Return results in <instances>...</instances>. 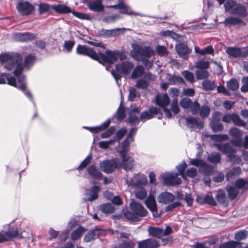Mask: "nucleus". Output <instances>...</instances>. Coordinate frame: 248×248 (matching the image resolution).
<instances>
[{
  "label": "nucleus",
  "mask_w": 248,
  "mask_h": 248,
  "mask_svg": "<svg viewBox=\"0 0 248 248\" xmlns=\"http://www.w3.org/2000/svg\"><path fill=\"white\" fill-rule=\"evenodd\" d=\"M124 216L130 221H137L139 220V218L132 211H126L124 213Z\"/></svg>",
  "instance_id": "59"
},
{
  "label": "nucleus",
  "mask_w": 248,
  "mask_h": 248,
  "mask_svg": "<svg viewBox=\"0 0 248 248\" xmlns=\"http://www.w3.org/2000/svg\"><path fill=\"white\" fill-rule=\"evenodd\" d=\"M196 76L198 79H203L208 78L209 73L206 70L199 69L196 71Z\"/></svg>",
  "instance_id": "49"
},
{
  "label": "nucleus",
  "mask_w": 248,
  "mask_h": 248,
  "mask_svg": "<svg viewBox=\"0 0 248 248\" xmlns=\"http://www.w3.org/2000/svg\"><path fill=\"white\" fill-rule=\"evenodd\" d=\"M191 165L199 167V170L205 176H209L214 171V167L201 159H193L190 161Z\"/></svg>",
  "instance_id": "6"
},
{
  "label": "nucleus",
  "mask_w": 248,
  "mask_h": 248,
  "mask_svg": "<svg viewBox=\"0 0 248 248\" xmlns=\"http://www.w3.org/2000/svg\"><path fill=\"white\" fill-rule=\"evenodd\" d=\"M110 7L122 10V13L123 14H126L129 15H135L142 16L140 14H138L132 12L130 7L122 2H119L117 5L111 6Z\"/></svg>",
  "instance_id": "25"
},
{
  "label": "nucleus",
  "mask_w": 248,
  "mask_h": 248,
  "mask_svg": "<svg viewBox=\"0 0 248 248\" xmlns=\"http://www.w3.org/2000/svg\"><path fill=\"white\" fill-rule=\"evenodd\" d=\"M18 232L16 229H11L4 233L0 232V243L11 240L18 236Z\"/></svg>",
  "instance_id": "18"
},
{
  "label": "nucleus",
  "mask_w": 248,
  "mask_h": 248,
  "mask_svg": "<svg viewBox=\"0 0 248 248\" xmlns=\"http://www.w3.org/2000/svg\"><path fill=\"white\" fill-rule=\"evenodd\" d=\"M200 115L202 118L207 117L210 112V109L209 107L207 106H202L200 109Z\"/></svg>",
  "instance_id": "60"
},
{
  "label": "nucleus",
  "mask_w": 248,
  "mask_h": 248,
  "mask_svg": "<svg viewBox=\"0 0 248 248\" xmlns=\"http://www.w3.org/2000/svg\"><path fill=\"white\" fill-rule=\"evenodd\" d=\"M209 62L204 60H199L195 63V67L199 69L206 70L209 68Z\"/></svg>",
  "instance_id": "45"
},
{
  "label": "nucleus",
  "mask_w": 248,
  "mask_h": 248,
  "mask_svg": "<svg viewBox=\"0 0 248 248\" xmlns=\"http://www.w3.org/2000/svg\"><path fill=\"white\" fill-rule=\"evenodd\" d=\"M139 248H158L159 246L158 242L152 239H148L138 243Z\"/></svg>",
  "instance_id": "23"
},
{
  "label": "nucleus",
  "mask_w": 248,
  "mask_h": 248,
  "mask_svg": "<svg viewBox=\"0 0 248 248\" xmlns=\"http://www.w3.org/2000/svg\"><path fill=\"white\" fill-rule=\"evenodd\" d=\"M21 62L22 56L18 53H6L0 55V63H5L4 67L8 70L15 69L14 74L18 80L17 83L14 77L9 74L2 73L0 75V84L6 83L7 81L9 85L21 90L27 96L32 99L31 93L26 90L25 77L21 73L23 70Z\"/></svg>",
  "instance_id": "1"
},
{
  "label": "nucleus",
  "mask_w": 248,
  "mask_h": 248,
  "mask_svg": "<svg viewBox=\"0 0 248 248\" xmlns=\"http://www.w3.org/2000/svg\"><path fill=\"white\" fill-rule=\"evenodd\" d=\"M192 101L189 98H184L181 99L180 101V105L184 109L189 108Z\"/></svg>",
  "instance_id": "55"
},
{
  "label": "nucleus",
  "mask_w": 248,
  "mask_h": 248,
  "mask_svg": "<svg viewBox=\"0 0 248 248\" xmlns=\"http://www.w3.org/2000/svg\"><path fill=\"white\" fill-rule=\"evenodd\" d=\"M144 68L142 65H138L134 69L132 75V78H136L141 76L144 72Z\"/></svg>",
  "instance_id": "44"
},
{
  "label": "nucleus",
  "mask_w": 248,
  "mask_h": 248,
  "mask_svg": "<svg viewBox=\"0 0 248 248\" xmlns=\"http://www.w3.org/2000/svg\"><path fill=\"white\" fill-rule=\"evenodd\" d=\"M207 160L213 164L218 163L221 160V155L219 153H212L208 156Z\"/></svg>",
  "instance_id": "41"
},
{
  "label": "nucleus",
  "mask_w": 248,
  "mask_h": 248,
  "mask_svg": "<svg viewBox=\"0 0 248 248\" xmlns=\"http://www.w3.org/2000/svg\"><path fill=\"white\" fill-rule=\"evenodd\" d=\"M168 80L169 84L171 85L183 84L185 83L183 78L181 77L176 75L170 76Z\"/></svg>",
  "instance_id": "38"
},
{
  "label": "nucleus",
  "mask_w": 248,
  "mask_h": 248,
  "mask_svg": "<svg viewBox=\"0 0 248 248\" xmlns=\"http://www.w3.org/2000/svg\"><path fill=\"white\" fill-rule=\"evenodd\" d=\"M231 14L237 15L241 17H245L248 15L246 6L240 3L237 4L232 9Z\"/></svg>",
  "instance_id": "19"
},
{
  "label": "nucleus",
  "mask_w": 248,
  "mask_h": 248,
  "mask_svg": "<svg viewBox=\"0 0 248 248\" xmlns=\"http://www.w3.org/2000/svg\"><path fill=\"white\" fill-rule=\"evenodd\" d=\"M115 66L117 71H112L111 74L115 79L117 84L119 85L118 80L121 78L120 73L127 74L132 70L134 65L131 62L125 61L120 64H116Z\"/></svg>",
  "instance_id": "4"
},
{
  "label": "nucleus",
  "mask_w": 248,
  "mask_h": 248,
  "mask_svg": "<svg viewBox=\"0 0 248 248\" xmlns=\"http://www.w3.org/2000/svg\"><path fill=\"white\" fill-rule=\"evenodd\" d=\"M248 235V232L246 230H240L236 232L234 238L237 241H241L245 239Z\"/></svg>",
  "instance_id": "46"
},
{
  "label": "nucleus",
  "mask_w": 248,
  "mask_h": 248,
  "mask_svg": "<svg viewBox=\"0 0 248 248\" xmlns=\"http://www.w3.org/2000/svg\"><path fill=\"white\" fill-rule=\"evenodd\" d=\"M100 230L94 229L90 231L84 237V241L85 242H90L97 238L100 234Z\"/></svg>",
  "instance_id": "30"
},
{
  "label": "nucleus",
  "mask_w": 248,
  "mask_h": 248,
  "mask_svg": "<svg viewBox=\"0 0 248 248\" xmlns=\"http://www.w3.org/2000/svg\"><path fill=\"white\" fill-rule=\"evenodd\" d=\"M156 104L162 108L167 107L170 100L167 94H157L155 97Z\"/></svg>",
  "instance_id": "24"
},
{
  "label": "nucleus",
  "mask_w": 248,
  "mask_h": 248,
  "mask_svg": "<svg viewBox=\"0 0 248 248\" xmlns=\"http://www.w3.org/2000/svg\"><path fill=\"white\" fill-rule=\"evenodd\" d=\"M76 52L78 54L88 56L104 65H110L118 59H122V53L119 51L107 50L105 54L100 52L97 53L92 48L80 45L77 46Z\"/></svg>",
  "instance_id": "2"
},
{
  "label": "nucleus",
  "mask_w": 248,
  "mask_h": 248,
  "mask_svg": "<svg viewBox=\"0 0 248 248\" xmlns=\"http://www.w3.org/2000/svg\"><path fill=\"white\" fill-rule=\"evenodd\" d=\"M226 53L230 57L235 58L240 57H245L244 47L242 48L229 47L226 50Z\"/></svg>",
  "instance_id": "17"
},
{
  "label": "nucleus",
  "mask_w": 248,
  "mask_h": 248,
  "mask_svg": "<svg viewBox=\"0 0 248 248\" xmlns=\"http://www.w3.org/2000/svg\"><path fill=\"white\" fill-rule=\"evenodd\" d=\"M125 181L128 186H133L137 187L145 186L148 183L146 176L144 174L140 173L135 174L133 177L129 179L127 178Z\"/></svg>",
  "instance_id": "7"
},
{
  "label": "nucleus",
  "mask_w": 248,
  "mask_h": 248,
  "mask_svg": "<svg viewBox=\"0 0 248 248\" xmlns=\"http://www.w3.org/2000/svg\"><path fill=\"white\" fill-rule=\"evenodd\" d=\"M53 9L56 12L60 14H67L72 13V14L77 17L81 19L90 20L91 19V16L87 14H83L76 12L72 11L71 8L64 4H58L52 6Z\"/></svg>",
  "instance_id": "5"
},
{
  "label": "nucleus",
  "mask_w": 248,
  "mask_h": 248,
  "mask_svg": "<svg viewBox=\"0 0 248 248\" xmlns=\"http://www.w3.org/2000/svg\"><path fill=\"white\" fill-rule=\"evenodd\" d=\"M228 88L232 91H235L239 88V83L237 80L232 79L227 82Z\"/></svg>",
  "instance_id": "54"
},
{
  "label": "nucleus",
  "mask_w": 248,
  "mask_h": 248,
  "mask_svg": "<svg viewBox=\"0 0 248 248\" xmlns=\"http://www.w3.org/2000/svg\"><path fill=\"white\" fill-rule=\"evenodd\" d=\"M129 93L128 98V100L131 101H134L136 97L139 96V94L137 92V90L133 87H129Z\"/></svg>",
  "instance_id": "63"
},
{
  "label": "nucleus",
  "mask_w": 248,
  "mask_h": 248,
  "mask_svg": "<svg viewBox=\"0 0 248 248\" xmlns=\"http://www.w3.org/2000/svg\"><path fill=\"white\" fill-rule=\"evenodd\" d=\"M110 123V120L108 119L99 126L92 127H84V128L89 129L92 133H98L107 128L109 126Z\"/></svg>",
  "instance_id": "31"
},
{
  "label": "nucleus",
  "mask_w": 248,
  "mask_h": 248,
  "mask_svg": "<svg viewBox=\"0 0 248 248\" xmlns=\"http://www.w3.org/2000/svg\"><path fill=\"white\" fill-rule=\"evenodd\" d=\"M216 199L220 204L225 205L227 204V200L225 193L221 190L217 192Z\"/></svg>",
  "instance_id": "43"
},
{
  "label": "nucleus",
  "mask_w": 248,
  "mask_h": 248,
  "mask_svg": "<svg viewBox=\"0 0 248 248\" xmlns=\"http://www.w3.org/2000/svg\"><path fill=\"white\" fill-rule=\"evenodd\" d=\"M51 8L52 6L45 3H41L38 5V11L40 14L48 12Z\"/></svg>",
  "instance_id": "57"
},
{
  "label": "nucleus",
  "mask_w": 248,
  "mask_h": 248,
  "mask_svg": "<svg viewBox=\"0 0 248 248\" xmlns=\"http://www.w3.org/2000/svg\"><path fill=\"white\" fill-rule=\"evenodd\" d=\"M35 57L31 55L27 56L24 61V66L27 68H29L34 62Z\"/></svg>",
  "instance_id": "53"
},
{
  "label": "nucleus",
  "mask_w": 248,
  "mask_h": 248,
  "mask_svg": "<svg viewBox=\"0 0 248 248\" xmlns=\"http://www.w3.org/2000/svg\"><path fill=\"white\" fill-rule=\"evenodd\" d=\"M100 210L105 214H111L114 212V207L112 203H107L100 206Z\"/></svg>",
  "instance_id": "39"
},
{
  "label": "nucleus",
  "mask_w": 248,
  "mask_h": 248,
  "mask_svg": "<svg viewBox=\"0 0 248 248\" xmlns=\"http://www.w3.org/2000/svg\"><path fill=\"white\" fill-rule=\"evenodd\" d=\"M195 52L196 54L201 56H204L207 54L214 55V49L211 45L208 46L203 49H201L200 47L195 46L194 48Z\"/></svg>",
  "instance_id": "28"
},
{
  "label": "nucleus",
  "mask_w": 248,
  "mask_h": 248,
  "mask_svg": "<svg viewBox=\"0 0 248 248\" xmlns=\"http://www.w3.org/2000/svg\"><path fill=\"white\" fill-rule=\"evenodd\" d=\"M121 157L122 160L120 162H119V167L123 168L125 170H130L134 164L133 158L128 155L122 156Z\"/></svg>",
  "instance_id": "20"
},
{
  "label": "nucleus",
  "mask_w": 248,
  "mask_h": 248,
  "mask_svg": "<svg viewBox=\"0 0 248 248\" xmlns=\"http://www.w3.org/2000/svg\"><path fill=\"white\" fill-rule=\"evenodd\" d=\"M100 190L99 186H94L91 189L85 190V197L84 198L86 201H93L98 198V192Z\"/></svg>",
  "instance_id": "15"
},
{
  "label": "nucleus",
  "mask_w": 248,
  "mask_h": 248,
  "mask_svg": "<svg viewBox=\"0 0 248 248\" xmlns=\"http://www.w3.org/2000/svg\"><path fill=\"white\" fill-rule=\"evenodd\" d=\"M131 211L138 216L139 218L146 217L148 213L147 210L140 203L136 202L134 200H131L130 204Z\"/></svg>",
  "instance_id": "12"
},
{
  "label": "nucleus",
  "mask_w": 248,
  "mask_h": 248,
  "mask_svg": "<svg viewBox=\"0 0 248 248\" xmlns=\"http://www.w3.org/2000/svg\"><path fill=\"white\" fill-rule=\"evenodd\" d=\"M235 1L233 0H227L224 3L225 11L230 12L232 9L236 5Z\"/></svg>",
  "instance_id": "56"
},
{
  "label": "nucleus",
  "mask_w": 248,
  "mask_h": 248,
  "mask_svg": "<svg viewBox=\"0 0 248 248\" xmlns=\"http://www.w3.org/2000/svg\"><path fill=\"white\" fill-rule=\"evenodd\" d=\"M160 111V109L157 108L150 107L147 111H143L140 116V120L145 122L147 120L153 118L155 115L157 114Z\"/></svg>",
  "instance_id": "14"
},
{
  "label": "nucleus",
  "mask_w": 248,
  "mask_h": 248,
  "mask_svg": "<svg viewBox=\"0 0 248 248\" xmlns=\"http://www.w3.org/2000/svg\"><path fill=\"white\" fill-rule=\"evenodd\" d=\"M149 232L151 235L157 238H160L163 236V229L154 227H149L148 229Z\"/></svg>",
  "instance_id": "37"
},
{
  "label": "nucleus",
  "mask_w": 248,
  "mask_h": 248,
  "mask_svg": "<svg viewBox=\"0 0 248 248\" xmlns=\"http://www.w3.org/2000/svg\"><path fill=\"white\" fill-rule=\"evenodd\" d=\"M214 146L222 153L224 154H231L235 152V151L229 143L219 144L215 143Z\"/></svg>",
  "instance_id": "27"
},
{
  "label": "nucleus",
  "mask_w": 248,
  "mask_h": 248,
  "mask_svg": "<svg viewBox=\"0 0 248 248\" xmlns=\"http://www.w3.org/2000/svg\"><path fill=\"white\" fill-rule=\"evenodd\" d=\"M135 244L132 241H124L118 246V248H134Z\"/></svg>",
  "instance_id": "64"
},
{
  "label": "nucleus",
  "mask_w": 248,
  "mask_h": 248,
  "mask_svg": "<svg viewBox=\"0 0 248 248\" xmlns=\"http://www.w3.org/2000/svg\"><path fill=\"white\" fill-rule=\"evenodd\" d=\"M119 166L118 160L113 159L105 160L101 162L100 164V169L106 173H111Z\"/></svg>",
  "instance_id": "8"
},
{
  "label": "nucleus",
  "mask_w": 248,
  "mask_h": 248,
  "mask_svg": "<svg viewBox=\"0 0 248 248\" xmlns=\"http://www.w3.org/2000/svg\"><path fill=\"white\" fill-rule=\"evenodd\" d=\"M16 9L22 15H28L34 10L33 6L27 1H20L16 5Z\"/></svg>",
  "instance_id": "13"
},
{
  "label": "nucleus",
  "mask_w": 248,
  "mask_h": 248,
  "mask_svg": "<svg viewBox=\"0 0 248 248\" xmlns=\"http://www.w3.org/2000/svg\"><path fill=\"white\" fill-rule=\"evenodd\" d=\"M241 243L239 242L230 241L221 244L219 248H241Z\"/></svg>",
  "instance_id": "40"
},
{
  "label": "nucleus",
  "mask_w": 248,
  "mask_h": 248,
  "mask_svg": "<svg viewBox=\"0 0 248 248\" xmlns=\"http://www.w3.org/2000/svg\"><path fill=\"white\" fill-rule=\"evenodd\" d=\"M229 133L236 138H241L243 135V131L237 127H232L230 129Z\"/></svg>",
  "instance_id": "51"
},
{
  "label": "nucleus",
  "mask_w": 248,
  "mask_h": 248,
  "mask_svg": "<svg viewBox=\"0 0 248 248\" xmlns=\"http://www.w3.org/2000/svg\"><path fill=\"white\" fill-rule=\"evenodd\" d=\"M243 23V20L240 17L230 16L226 18L223 21V23L226 25H236Z\"/></svg>",
  "instance_id": "34"
},
{
  "label": "nucleus",
  "mask_w": 248,
  "mask_h": 248,
  "mask_svg": "<svg viewBox=\"0 0 248 248\" xmlns=\"http://www.w3.org/2000/svg\"><path fill=\"white\" fill-rule=\"evenodd\" d=\"M132 46L131 56L138 61H143L144 59L150 58L154 54L153 50L149 47H142L138 45H133Z\"/></svg>",
  "instance_id": "3"
},
{
  "label": "nucleus",
  "mask_w": 248,
  "mask_h": 248,
  "mask_svg": "<svg viewBox=\"0 0 248 248\" xmlns=\"http://www.w3.org/2000/svg\"><path fill=\"white\" fill-rule=\"evenodd\" d=\"M35 35L29 32L17 33L15 35V39L19 42H27L33 40Z\"/></svg>",
  "instance_id": "26"
},
{
  "label": "nucleus",
  "mask_w": 248,
  "mask_h": 248,
  "mask_svg": "<svg viewBox=\"0 0 248 248\" xmlns=\"http://www.w3.org/2000/svg\"><path fill=\"white\" fill-rule=\"evenodd\" d=\"M132 142L129 140L125 139L122 143L121 150L120 151L121 157L127 155L126 153L129 151L130 148V143Z\"/></svg>",
  "instance_id": "35"
},
{
  "label": "nucleus",
  "mask_w": 248,
  "mask_h": 248,
  "mask_svg": "<svg viewBox=\"0 0 248 248\" xmlns=\"http://www.w3.org/2000/svg\"><path fill=\"white\" fill-rule=\"evenodd\" d=\"M223 122L226 123H230L232 122L233 124L239 126L245 127L246 125V123L242 120L240 117L235 113L225 114L222 118Z\"/></svg>",
  "instance_id": "10"
},
{
  "label": "nucleus",
  "mask_w": 248,
  "mask_h": 248,
  "mask_svg": "<svg viewBox=\"0 0 248 248\" xmlns=\"http://www.w3.org/2000/svg\"><path fill=\"white\" fill-rule=\"evenodd\" d=\"M178 174L174 172H165L161 174V177L165 185H178L181 183V179L178 177Z\"/></svg>",
  "instance_id": "11"
},
{
  "label": "nucleus",
  "mask_w": 248,
  "mask_h": 248,
  "mask_svg": "<svg viewBox=\"0 0 248 248\" xmlns=\"http://www.w3.org/2000/svg\"><path fill=\"white\" fill-rule=\"evenodd\" d=\"M228 161L232 162L233 164H240L242 162L241 158L237 155H234L232 153L229 154L227 155Z\"/></svg>",
  "instance_id": "50"
},
{
  "label": "nucleus",
  "mask_w": 248,
  "mask_h": 248,
  "mask_svg": "<svg viewBox=\"0 0 248 248\" xmlns=\"http://www.w3.org/2000/svg\"><path fill=\"white\" fill-rule=\"evenodd\" d=\"M202 86L204 90L206 91H211L213 90L216 88L214 82L210 80H205L202 83Z\"/></svg>",
  "instance_id": "58"
},
{
  "label": "nucleus",
  "mask_w": 248,
  "mask_h": 248,
  "mask_svg": "<svg viewBox=\"0 0 248 248\" xmlns=\"http://www.w3.org/2000/svg\"><path fill=\"white\" fill-rule=\"evenodd\" d=\"M227 192L229 197L232 200L235 199L238 194L237 189L233 186L229 187L227 189Z\"/></svg>",
  "instance_id": "52"
},
{
  "label": "nucleus",
  "mask_w": 248,
  "mask_h": 248,
  "mask_svg": "<svg viewBox=\"0 0 248 248\" xmlns=\"http://www.w3.org/2000/svg\"><path fill=\"white\" fill-rule=\"evenodd\" d=\"M189 108L192 114L196 115L200 111V105L197 101H194L192 102Z\"/></svg>",
  "instance_id": "61"
},
{
  "label": "nucleus",
  "mask_w": 248,
  "mask_h": 248,
  "mask_svg": "<svg viewBox=\"0 0 248 248\" xmlns=\"http://www.w3.org/2000/svg\"><path fill=\"white\" fill-rule=\"evenodd\" d=\"M87 171L90 176L94 179L99 180L102 177V173L93 165L88 166L87 168Z\"/></svg>",
  "instance_id": "29"
},
{
  "label": "nucleus",
  "mask_w": 248,
  "mask_h": 248,
  "mask_svg": "<svg viewBox=\"0 0 248 248\" xmlns=\"http://www.w3.org/2000/svg\"><path fill=\"white\" fill-rule=\"evenodd\" d=\"M175 48L177 53L182 57L191 52V50L188 48L187 45L184 43L176 45Z\"/></svg>",
  "instance_id": "33"
},
{
  "label": "nucleus",
  "mask_w": 248,
  "mask_h": 248,
  "mask_svg": "<svg viewBox=\"0 0 248 248\" xmlns=\"http://www.w3.org/2000/svg\"><path fill=\"white\" fill-rule=\"evenodd\" d=\"M85 231V229L81 226H79L77 230L74 231L72 233L71 238L73 241L78 240L81 236L82 233Z\"/></svg>",
  "instance_id": "42"
},
{
  "label": "nucleus",
  "mask_w": 248,
  "mask_h": 248,
  "mask_svg": "<svg viewBox=\"0 0 248 248\" xmlns=\"http://www.w3.org/2000/svg\"><path fill=\"white\" fill-rule=\"evenodd\" d=\"M145 204L148 208L153 213L154 217H158L159 216L156 214L157 206L155 198L153 195H150L145 201Z\"/></svg>",
  "instance_id": "21"
},
{
  "label": "nucleus",
  "mask_w": 248,
  "mask_h": 248,
  "mask_svg": "<svg viewBox=\"0 0 248 248\" xmlns=\"http://www.w3.org/2000/svg\"><path fill=\"white\" fill-rule=\"evenodd\" d=\"M174 199V196L168 192H162L157 197L158 202L165 204L172 202Z\"/></svg>",
  "instance_id": "22"
},
{
  "label": "nucleus",
  "mask_w": 248,
  "mask_h": 248,
  "mask_svg": "<svg viewBox=\"0 0 248 248\" xmlns=\"http://www.w3.org/2000/svg\"><path fill=\"white\" fill-rule=\"evenodd\" d=\"M88 5L90 9L94 12H101L104 10L102 1L93 0L90 1Z\"/></svg>",
  "instance_id": "32"
},
{
  "label": "nucleus",
  "mask_w": 248,
  "mask_h": 248,
  "mask_svg": "<svg viewBox=\"0 0 248 248\" xmlns=\"http://www.w3.org/2000/svg\"><path fill=\"white\" fill-rule=\"evenodd\" d=\"M221 113L218 111H215L212 113V120L210 123V126L214 132L223 131L224 126L220 122Z\"/></svg>",
  "instance_id": "9"
},
{
  "label": "nucleus",
  "mask_w": 248,
  "mask_h": 248,
  "mask_svg": "<svg viewBox=\"0 0 248 248\" xmlns=\"http://www.w3.org/2000/svg\"><path fill=\"white\" fill-rule=\"evenodd\" d=\"M235 185L238 189L245 188L247 186H248V181H247L244 179L240 178L236 180Z\"/></svg>",
  "instance_id": "62"
},
{
  "label": "nucleus",
  "mask_w": 248,
  "mask_h": 248,
  "mask_svg": "<svg viewBox=\"0 0 248 248\" xmlns=\"http://www.w3.org/2000/svg\"><path fill=\"white\" fill-rule=\"evenodd\" d=\"M186 124L188 127L192 129H201L203 127V123L199 118L194 117H188L186 118Z\"/></svg>",
  "instance_id": "16"
},
{
  "label": "nucleus",
  "mask_w": 248,
  "mask_h": 248,
  "mask_svg": "<svg viewBox=\"0 0 248 248\" xmlns=\"http://www.w3.org/2000/svg\"><path fill=\"white\" fill-rule=\"evenodd\" d=\"M241 173V169L240 167H234L227 173L226 178L229 179L232 176L239 175Z\"/></svg>",
  "instance_id": "48"
},
{
  "label": "nucleus",
  "mask_w": 248,
  "mask_h": 248,
  "mask_svg": "<svg viewBox=\"0 0 248 248\" xmlns=\"http://www.w3.org/2000/svg\"><path fill=\"white\" fill-rule=\"evenodd\" d=\"M211 138L213 141L221 142L228 140V136L227 134L213 135Z\"/></svg>",
  "instance_id": "47"
},
{
  "label": "nucleus",
  "mask_w": 248,
  "mask_h": 248,
  "mask_svg": "<svg viewBox=\"0 0 248 248\" xmlns=\"http://www.w3.org/2000/svg\"><path fill=\"white\" fill-rule=\"evenodd\" d=\"M135 197L140 200L145 199L147 195V191L145 189L142 187H137L135 191Z\"/></svg>",
  "instance_id": "36"
}]
</instances>
